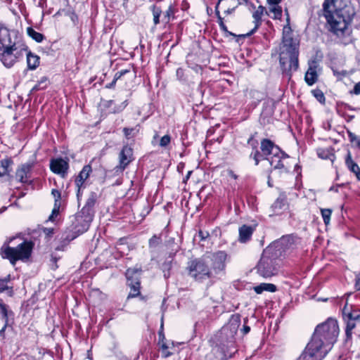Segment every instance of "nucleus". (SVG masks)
Here are the masks:
<instances>
[{
    "mask_svg": "<svg viewBox=\"0 0 360 360\" xmlns=\"http://www.w3.org/2000/svg\"><path fill=\"white\" fill-rule=\"evenodd\" d=\"M286 195L284 193H281L270 207L271 214H280L286 207Z\"/></svg>",
    "mask_w": 360,
    "mask_h": 360,
    "instance_id": "20",
    "label": "nucleus"
},
{
    "mask_svg": "<svg viewBox=\"0 0 360 360\" xmlns=\"http://www.w3.org/2000/svg\"><path fill=\"white\" fill-rule=\"evenodd\" d=\"M82 225V221H79L77 219V215L75 216V221L74 223V229L76 233L78 234L83 233L84 232L79 231V227Z\"/></svg>",
    "mask_w": 360,
    "mask_h": 360,
    "instance_id": "49",
    "label": "nucleus"
},
{
    "mask_svg": "<svg viewBox=\"0 0 360 360\" xmlns=\"http://www.w3.org/2000/svg\"><path fill=\"white\" fill-rule=\"evenodd\" d=\"M59 207L60 205H54L53 209L52 210L51 214L49 217V221H53L54 217L58 215L59 212Z\"/></svg>",
    "mask_w": 360,
    "mask_h": 360,
    "instance_id": "48",
    "label": "nucleus"
},
{
    "mask_svg": "<svg viewBox=\"0 0 360 360\" xmlns=\"http://www.w3.org/2000/svg\"><path fill=\"white\" fill-rule=\"evenodd\" d=\"M27 46L24 41H13L8 46L0 47V60L7 68L21 60L26 53Z\"/></svg>",
    "mask_w": 360,
    "mask_h": 360,
    "instance_id": "6",
    "label": "nucleus"
},
{
    "mask_svg": "<svg viewBox=\"0 0 360 360\" xmlns=\"http://www.w3.org/2000/svg\"><path fill=\"white\" fill-rule=\"evenodd\" d=\"M321 212L325 224H329L332 210L330 209H321Z\"/></svg>",
    "mask_w": 360,
    "mask_h": 360,
    "instance_id": "34",
    "label": "nucleus"
},
{
    "mask_svg": "<svg viewBox=\"0 0 360 360\" xmlns=\"http://www.w3.org/2000/svg\"><path fill=\"white\" fill-rule=\"evenodd\" d=\"M262 156L264 155L262 154V153H260L258 150H255L254 153L250 154V158L252 157V158L255 161V165H257L259 164V160Z\"/></svg>",
    "mask_w": 360,
    "mask_h": 360,
    "instance_id": "43",
    "label": "nucleus"
},
{
    "mask_svg": "<svg viewBox=\"0 0 360 360\" xmlns=\"http://www.w3.org/2000/svg\"><path fill=\"white\" fill-rule=\"evenodd\" d=\"M292 245V238L285 236L274 242L263 251L257 265V273L264 278L271 277L277 274L281 257Z\"/></svg>",
    "mask_w": 360,
    "mask_h": 360,
    "instance_id": "2",
    "label": "nucleus"
},
{
    "mask_svg": "<svg viewBox=\"0 0 360 360\" xmlns=\"http://www.w3.org/2000/svg\"><path fill=\"white\" fill-rule=\"evenodd\" d=\"M8 321H5L4 322V326H3V328L0 330V337H2L3 338H4V332H5V330L8 326Z\"/></svg>",
    "mask_w": 360,
    "mask_h": 360,
    "instance_id": "59",
    "label": "nucleus"
},
{
    "mask_svg": "<svg viewBox=\"0 0 360 360\" xmlns=\"http://www.w3.org/2000/svg\"><path fill=\"white\" fill-rule=\"evenodd\" d=\"M14 239L13 237L8 238L4 242L0 248V255L3 259H7L12 265H15L17 261L25 262L31 257L34 248V243L25 240L15 248L9 246V243Z\"/></svg>",
    "mask_w": 360,
    "mask_h": 360,
    "instance_id": "5",
    "label": "nucleus"
},
{
    "mask_svg": "<svg viewBox=\"0 0 360 360\" xmlns=\"http://www.w3.org/2000/svg\"><path fill=\"white\" fill-rule=\"evenodd\" d=\"M261 150L262 154L266 156H271L280 153V148L276 146L271 140L264 139L261 141Z\"/></svg>",
    "mask_w": 360,
    "mask_h": 360,
    "instance_id": "16",
    "label": "nucleus"
},
{
    "mask_svg": "<svg viewBox=\"0 0 360 360\" xmlns=\"http://www.w3.org/2000/svg\"><path fill=\"white\" fill-rule=\"evenodd\" d=\"M326 355V350L321 351L311 342L306 346L297 360H322Z\"/></svg>",
    "mask_w": 360,
    "mask_h": 360,
    "instance_id": "9",
    "label": "nucleus"
},
{
    "mask_svg": "<svg viewBox=\"0 0 360 360\" xmlns=\"http://www.w3.org/2000/svg\"><path fill=\"white\" fill-rule=\"evenodd\" d=\"M288 158V155L280 149V153H278L276 155H272L269 158H266V159L269 160L270 165L274 169L284 168L285 171L288 172V169L285 167V165L283 162V160Z\"/></svg>",
    "mask_w": 360,
    "mask_h": 360,
    "instance_id": "18",
    "label": "nucleus"
},
{
    "mask_svg": "<svg viewBox=\"0 0 360 360\" xmlns=\"http://www.w3.org/2000/svg\"><path fill=\"white\" fill-rule=\"evenodd\" d=\"M8 278L0 279V292H4L8 288L7 283Z\"/></svg>",
    "mask_w": 360,
    "mask_h": 360,
    "instance_id": "50",
    "label": "nucleus"
},
{
    "mask_svg": "<svg viewBox=\"0 0 360 360\" xmlns=\"http://www.w3.org/2000/svg\"><path fill=\"white\" fill-rule=\"evenodd\" d=\"M347 317L357 321H360V314L354 311H348Z\"/></svg>",
    "mask_w": 360,
    "mask_h": 360,
    "instance_id": "44",
    "label": "nucleus"
},
{
    "mask_svg": "<svg viewBox=\"0 0 360 360\" xmlns=\"http://www.w3.org/2000/svg\"><path fill=\"white\" fill-rule=\"evenodd\" d=\"M255 231V227L244 224L239 228L238 241L245 243L251 239L252 235Z\"/></svg>",
    "mask_w": 360,
    "mask_h": 360,
    "instance_id": "23",
    "label": "nucleus"
},
{
    "mask_svg": "<svg viewBox=\"0 0 360 360\" xmlns=\"http://www.w3.org/2000/svg\"><path fill=\"white\" fill-rule=\"evenodd\" d=\"M13 41H22L20 36L15 30H10L3 24H0V47L8 46Z\"/></svg>",
    "mask_w": 360,
    "mask_h": 360,
    "instance_id": "12",
    "label": "nucleus"
},
{
    "mask_svg": "<svg viewBox=\"0 0 360 360\" xmlns=\"http://www.w3.org/2000/svg\"><path fill=\"white\" fill-rule=\"evenodd\" d=\"M129 71L128 70H122L119 72H117L115 76V79H119L122 76L124 75L125 74H127V72H129Z\"/></svg>",
    "mask_w": 360,
    "mask_h": 360,
    "instance_id": "55",
    "label": "nucleus"
},
{
    "mask_svg": "<svg viewBox=\"0 0 360 360\" xmlns=\"http://www.w3.org/2000/svg\"><path fill=\"white\" fill-rule=\"evenodd\" d=\"M158 345L160 346L161 350L169 349L174 347V342H172L170 346L166 342H161V340H158Z\"/></svg>",
    "mask_w": 360,
    "mask_h": 360,
    "instance_id": "47",
    "label": "nucleus"
},
{
    "mask_svg": "<svg viewBox=\"0 0 360 360\" xmlns=\"http://www.w3.org/2000/svg\"><path fill=\"white\" fill-rule=\"evenodd\" d=\"M85 180H86V179H84L83 176H81L79 175H78L77 177L76 178L75 184H76V186L78 188V192H79L80 188L83 185Z\"/></svg>",
    "mask_w": 360,
    "mask_h": 360,
    "instance_id": "45",
    "label": "nucleus"
},
{
    "mask_svg": "<svg viewBox=\"0 0 360 360\" xmlns=\"http://www.w3.org/2000/svg\"><path fill=\"white\" fill-rule=\"evenodd\" d=\"M323 12L329 30L337 36L345 34L356 14L349 0H325Z\"/></svg>",
    "mask_w": 360,
    "mask_h": 360,
    "instance_id": "1",
    "label": "nucleus"
},
{
    "mask_svg": "<svg viewBox=\"0 0 360 360\" xmlns=\"http://www.w3.org/2000/svg\"><path fill=\"white\" fill-rule=\"evenodd\" d=\"M240 323V319L238 315H233L229 321V327L233 333H236Z\"/></svg>",
    "mask_w": 360,
    "mask_h": 360,
    "instance_id": "28",
    "label": "nucleus"
},
{
    "mask_svg": "<svg viewBox=\"0 0 360 360\" xmlns=\"http://www.w3.org/2000/svg\"><path fill=\"white\" fill-rule=\"evenodd\" d=\"M160 242V238L154 236L149 240V246L150 248H155L159 245Z\"/></svg>",
    "mask_w": 360,
    "mask_h": 360,
    "instance_id": "42",
    "label": "nucleus"
},
{
    "mask_svg": "<svg viewBox=\"0 0 360 360\" xmlns=\"http://www.w3.org/2000/svg\"><path fill=\"white\" fill-rule=\"evenodd\" d=\"M350 94H353L355 95L360 94V82L354 85V89L352 91H350Z\"/></svg>",
    "mask_w": 360,
    "mask_h": 360,
    "instance_id": "51",
    "label": "nucleus"
},
{
    "mask_svg": "<svg viewBox=\"0 0 360 360\" xmlns=\"http://www.w3.org/2000/svg\"><path fill=\"white\" fill-rule=\"evenodd\" d=\"M50 167L53 172L64 176L68 169V162L62 158L53 160Z\"/></svg>",
    "mask_w": 360,
    "mask_h": 360,
    "instance_id": "19",
    "label": "nucleus"
},
{
    "mask_svg": "<svg viewBox=\"0 0 360 360\" xmlns=\"http://www.w3.org/2000/svg\"><path fill=\"white\" fill-rule=\"evenodd\" d=\"M355 288L357 290H360V271L355 276Z\"/></svg>",
    "mask_w": 360,
    "mask_h": 360,
    "instance_id": "54",
    "label": "nucleus"
},
{
    "mask_svg": "<svg viewBox=\"0 0 360 360\" xmlns=\"http://www.w3.org/2000/svg\"><path fill=\"white\" fill-rule=\"evenodd\" d=\"M339 334L338 324L336 320L328 319L324 323L318 325L309 342L321 351L326 350V354L336 342Z\"/></svg>",
    "mask_w": 360,
    "mask_h": 360,
    "instance_id": "3",
    "label": "nucleus"
},
{
    "mask_svg": "<svg viewBox=\"0 0 360 360\" xmlns=\"http://www.w3.org/2000/svg\"><path fill=\"white\" fill-rule=\"evenodd\" d=\"M264 11L267 15H269V13H268L267 11H266V8L262 6H259L252 14V18H254L255 27L250 32L245 34H240L238 37L244 39L247 37H250L253 33H255L261 24L262 16L263 15Z\"/></svg>",
    "mask_w": 360,
    "mask_h": 360,
    "instance_id": "15",
    "label": "nucleus"
},
{
    "mask_svg": "<svg viewBox=\"0 0 360 360\" xmlns=\"http://www.w3.org/2000/svg\"><path fill=\"white\" fill-rule=\"evenodd\" d=\"M94 216V210L84 206L82 210L77 214V219L79 221H82V225L79 231L82 232L86 231L93 220Z\"/></svg>",
    "mask_w": 360,
    "mask_h": 360,
    "instance_id": "13",
    "label": "nucleus"
},
{
    "mask_svg": "<svg viewBox=\"0 0 360 360\" xmlns=\"http://www.w3.org/2000/svg\"><path fill=\"white\" fill-rule=\"evenodd\" d=\"M32 167V165L30 163H25L20 165L15 172V177L20 182H27L29 179V174Z\"/></svg>",
    "mask_w": 360,
    "mask_h": 360,
    "instance_id": "22",
    "label": "nucleus"
},
{
    "mask_svg": "<svg viewBox=\"0 0 360 360\" xmlns=\"http://www.w3.org/2000/svg\"><path fill=\"white\" fill-rule=\"evenodd\" d=\"M127 101H124V102H122L121 103L120 105H119L116 109H115L112 112L114 113L119 112L122 111V110H124V108L127 106Z\"/></svg>",
    "mask_w": 360,
    "mask_h": 360,
    "instance_id": "53",
    "label": "nucleus"
},
{
    "mask_svg": "<svg viewBox=\"0 0 360 360\" xmlns=\"http://www.w3.org/2000/svg\"><path fill=\"white\" fill-rule=\"evenodd\" d=\"M141 273V269L129 268L127 270L126 277L131 288L128 298L135 297L139 295Z\"/></svg>",
    "mask_w": 360,
    "mask_h": 360,
    "instance_id": "8",
    "label": "nucleus"
},
{
    "mask_svg": "<svg viewBox=\"0 0 360 360\" xmlns=\"http://www.w3.org/2000/svg\"><path fill=\"white\" fill-rule=\"evenodd\" d=\"M134 131L133 128H124L123 131L126 137L129 138Z\"/></svg>",
    "mask_w": 360,
    "mask_h": 360,
    "instance_id": "56",
    "label": "nucleus"
},
{
    "mask_svg": "<svg viewBox=\"0 0 360 360\" xmlns=\"http://www.w3.org/2000/svg\"><path fill=\"white\" fill-rule=\"evenodd\" d=\"M345 162L349 169L354 174H356L360 170L359 165L352 160V155L349 152L347 154Z\"/></svg>",
    "mask_w": 360,
    "mask_h": 360,
    "instance_id": "27",
    "label": "nucleus"
},
{
    "mask_svg": "<svg viewBox=\"0 0 360 360\" xmlns=\"http://www.w3.org/2000/svg\"><path fill=\"white\" fill-rule=\"evenodd\" d=\"M281 0H267V2L271 5H278Z\"/></svg>",
    "mask_w": 360,
    "mask_h": 360,
    "instance_id": "63",
    "label": "nucleus"
},
{
    "mask_svg": "<svg viewBox=\"0 0 360 360\" xmlns=\"http://www.w3.org/2000/svg\"><path fill=\"white\" fill-rule=\"evenodd\" d=\"M27 33L32 39L37 42H41L44 38V35L39 32H36L32 27L27 28Z\"/></svg>",
    "mask_w": 360,
    "mask_h": 360,
    "instance_id": "29",
    "label": "nucleus"
},
{
    "mask_svg": "<svg viewBox=\"0 0 360 360\" xmlns=\"http://www.w3.org/2000/svg\"><path fill=\"white\" fill-rule=\"evenodd\" d=\"M228 174L229 176L234 179H236L238 178V176L232 170H229Z\"/></svg>",
    "mask_w": 360,
    "mask_h": 360,
    "instance_id": "64",
    "label": "nucleus"
},
{
    "mask_svg": "<svg viewBox=\"0 0 360 360\" xmlns=\"http://www.w3.org/2000/svg\"><path fill=\"white\" fill-rule=\"evenodd\" d=\"M117 80V79H115V77H114L113 80L112 81V82H110V83H109V84H106L105 87H106L107 89H111V88H112V87L115 85V83H116Z\"/></svg>",
    "mask_w": 360,
    "mask_h": 360,
    "instance_id": "61",
    "label": "nucleus"
},
{
    "mask_svg": "<svg viewBox=\"0 0 360 360\" xmlns=\"http://www.w3.org/2000/svg\"><path fill=\"white\" fill-rule=\"evenodd\" d=\"M210 234L207 231H200L198 232V237L201 240H204L209 237Z\"/></svg>",
    "mask_w": 360,
    "mask_h": 360,
    "instance_id": "52",
    "label": "nucleus"
},
{
    "mask_svg": "<svg viewBox=\"0 0 360 360\" xmlns=\"http://www.w3.org/2000/svg\"><path fill=\"white\" fill-rule=\"evenodd\" d=\"M215 14L217 15V22L219 23L220 29L224 32L225 36L226 37H228V36L236 37V35L235 34H233V32L228 30L227 27L226 26V25L224 22V18L220 15L218 5H217L215 6Z\"/></svg>",
    "mask_w": 360,
    "mask_h": 360,
    "instance_id": "25",
    "label": "nucleus"
},
{
    "mask_svg": "<svg viewBox=\"0 0 360 360\" xmlns=\"http://www.w3.org/2000/svg\"><path fill=\"white\" fill-rule=\"evenodd\" d=\"M171 141V137L169 135L163 136L160 141V146L162 148L167 147Z\"/></svg>",
    "mask_w": 360,
    "mask_h": 360,
    "instance_id": "39",
    "label": "nucleus"
},
{
    "mask_svg": "<svg viewBox=\"0 0 360 360\" xmlns=\"http://www.w3.org/2000/svg\"><path fill=\"white\" fill-rule=\"evenodd\" d=\"M161 14V10L159 8L153 7V21L155 25H158L160 22V15Z\"/></svg>",
    "mask_w": 360,
    "mask_h": 360,
    "instance_id": "37",
    "label": "nucleus"
},
{
    "mask_svg": "<svg viewBox=\"0 0 360 360\" xmlns=\"http://www.w3.org/2000/svg\"><path fill=\"white\" fill-rule=\"evenodd\" d=\"M254 290L257 294H261L264 291L274 292L276 290V286L271 283H262L254 287Z\"/></svg>",
    "mask_w": 360,
    "mask_h": 360,
    "instance_id": "26",
    "label": "nucleus"
},
{
    "mask_svg": "<svg viewBox=\"0 0 360 360\" xmlns=\"http://www.w3.org/2000/svg\"><path fill=\"white\" fill-rule=\"evenodd\" d=\"M248 143L249 144H251L253 148H256L257 147V143L256 141H254V139L252 137H250L248 141Z\"/></svg>",
    "mask_w": 360,
    "mask_h": 360,
    "instance_id": "62",
    "label": "nucleus"
},
{
    "mask_svg": "<svg viewBox=\"0 0 360 360\" xmlns=\"http://www.w3.org/2000/svg\"><path fill=\"white\" fill-rule=\"evenodd\" d=\"M1 312L2 314V317L3 319H4V321H8V316L10 314H12V312L11 311H8V306L6 304V305H1Z\"/></svg>",
    "mask_w": 360,
    "mask_h": 360,
    "instance_id": "36",
    "label": "nucleus"
},
{
    "mask_svg": "<svg viewBox=\"0 0 360 360\" xmlns=\"http://www.w3.org/2000/svg\"><path fill=\"white\" fill-rule=\"evenodd\" d=\"M326 355V350L321 351L311 342L306 346L297 360H322Z\"/></svg>",
    "mask_w": 360,
    "mask_h": 360,
    "instance_id": "10",
    "label": "nucleus"
},
{
    "mask_svg": "<svg viewBox=\"0 0 360 360\" xmlns=\"http://www.w3.org/2000/svg\"><path fill=\"white\" fill-rule=\"evenodd\" d=\"M345 321L347 324L345 330L346 335L347 338H350L352 336V331L356 327V322L358 321L352 319H349V317H347V319Z\"/></svg>",
    "mask_w": 360,
    "mask_h": 360,
    "instance_id": "30",
    "label": "nucleus"
},
{
    "mask_svg": "<svg viewBox=\"0 0 360 360\" xmlns=\"http://www.w3.org/2000/svg\"><path fill=\"white\" fill-rule=\"evenodd\" d=\"M172 354V352H169L168 349L161 350V355L163 358H167Z\"/></svg>",
    "mask_w": 360,
    "mask_h": 360,
    "instance_id": "57",
    "label": "nucleus"
},
{
    "mask_svg": "<svg viewBox=\"0 0 360 360\" xmlns=\"http://www.w3.org/2000/svg\"><path fill=\"white\" fill-rule=\"evenodd\" d=\"M314 96L321 103L325 102V96L323 92L319 89L312 91Z\"/></svg>",
    "mask_w": 360,
    "mask_h": 360,
    "instance_id": "35",
    "label": "nucleus"
},
{
    "mask_svg": "<svg viewBox=\"0 0 360 360\" xmlns=\"http://www.w3.org/2000/svg\"><path fill=\"white\" fill-rule=\"evenodd\" d=\"M25 56H27V67L30 70H35L39 64V57L37 55L33 54L31 51L26 49V53Z\"/></svg>",
    "mask_w": 360,
    "mask_h": 360,
    "instance_id": "24",
    "label": "nucleus"
},
{
    "mask_svg": "<svg viewBox=\"0 0 360 360\" xmlns=\"http://www.w3.org/2000/svg\"><path fill=\"white\" fill-rule=\"evenodd\" d=\"M268 13L269 14L273 13V16H271V18L274 19H280L282 16V9L278 5L271 6Z\"/></svg>",
    "mask_w": 360,
    "mask_h": 360,
    "instance_id": "31",
    "label": "nucleus"
},
{
    "mask_svg": "<svg viewBox=\"0 0 360 360\" xmlns=\"http://www.w3.org/2000/svg\"><path fill=\"white\" fill-rule=\"evenodd\" d=\"M174 14V10L172 6H169L168 9L164 13V20L167 22L169 20L170 16Z\"/></svg>",
    "mask_w": 360,
    "mask_h": 360,
    "instance_id": "46",
    "label": "nucleus"
},
{
    "mask_svg": "<svg viewBox=\"0 0 360 360\" xmlns=\"http://www.w3.org/2000/svg\"><path fill=\"white\" fill-rule=\"evenodd\" d=\"M348 311H351L347 309V306H345V307L342 309V316H343V319L345 320H346L347 319Z\"/></svg>",
    "mask_w": 360,
    "mask_h": 360,
    "instance_id": "60",
    "label": "nucleus"
},
{
    "mask_svg": "<svg viewBox=\"0 0 360 360\" xmlns=\"http://www.w3.org/2000/svg\"><path fill=\"white\" fill-rule=\"evenodd\" d=\"M247 0H218V7L221 4L222 7L224 8V14L229 15L232 13L235 9L241 4H247Z\"/></svg>",
    "mask_w": 360,
    "mask_h": 360,
    "instance_id": "17",
    "label": "nucleus"
},
{
    "mask_svg": "<svg viewBox=\"0 0 360 360\" xmlns=\"http://www.w3.org/2000/svg\"><path fill=\"white\" fill-rule=\"evenodd\" d=\"M280 65L284 73L290 76L298 68V49L295 40L288 34H284L280 48Z\"/></svg>",
    "mask_w": 360,
    "mask_h": 360,
    "instance_id": "4",
    "label": "nucleus"
},
{
    "mask_svg": "<svg viewBox=\"0 0 360 360\" xmlns=\"http://www.w3.org/2000/svg\"><path fill=\"white\" fill-rule=\"evenodd\" d=\"M209 262L210 259L205 255L190 261L186 267L188 276L198 282L210 278L212 276V270L209 266Z\"/></svg>",
    "mask_w": 360,
    "mask_h": 360,
    "instance_id": "7",
    "label": "nucleus"
},
{
    "mask_svg": "<svg viewBox=\"0 0 360 360\" xmlns=\"http://www.w3.org/2000/svg\"><path fill=\"white\" fill-rule=\"evenodd\" d=\"M51 194L53 195L54 199H55V203L56 205H60V193L59 191L56 189H53L51 191Z\"/></svg>",
    "mask_w": 360,
    "mask_h": 360,
    "instance_id": "41",
    "label": "nucleus"
},
{
    "mask_svg": "<svg viewBox=\"0 0 360 360\" xmlns=\"http://www.w3.org/2000/svg\"><path fill=\"white\" fill-rule=\"evenodd\" d=\"M318 155L322 159H331V157H334V154L330 153L328 150L325 151L323 150H319Z\"/></svg>",
    "mask_w": 360,
    "mask_h": 360,
    "instance_id": "40",
    "label": "nucleus"
},
{
    "mask_svg": "<svg viewBox=\"0 0 360 360\" xmlns=\"http://www.w3.org/2000/svg\"><path fill=\"white\" fill-rule=\"evenodd\" d=\"M348 136L350 141L353 142L354 141H357L359 137H357L354 133L349 131Z\"/></svg>",
    "mask_w": 360,
    "mask_h": 360,
    "instance_id": "58",
    "label": "nucleus"
},
{
    "mask_svg": "<svg viewBox=\"0 0 360 360\" xmlns=\"http://www.w3.org/2000/svg\"><path fill=\"white\" fill-rule=\"evenodd\" d=\"M96 200L97 194L94 192H91L89 195L84 206L94 210V205L96 204Z\"/></svg>",
    "mask_w": 360,
    "mask_h": 360,
    "instance_id": "32",
    "label": "nucleus"
},
{
    "mask_svg": "<svg viewBox=\"0 0 360 360\" xmlns=\"http://www.w3.org/2000/svg\"><path fill=\"white\" fill-rule=\"evenodd\" d=\"M133 150L128 146H124L119 155V165L116 167L118 169L123 171L132 161Z\"/></svg>",
    "mask_w": 360,
    "mask_h": 360,
    "instance_id": "14",
    "label": "nucleus"
},
{
    "mask_svg": "<svg viewBox=\"0 0 360 360\" xmlns=\"http://www.w3.org/2000/svg\"><path fill=\"white\" fill-rule=\"evenodd\" d=\"M205 257L210 259L209 266L212 265V269L218 273L224 269L225 262L227 255L224 251H217L216 252L210 253L205 255Z\"/></svg>",
    "mask_w": 360,
    "mask_h": 360,
    "instance_id": "11",
    "label": "nucleus"
},
{
    "mask_svg": "<svg viewBox=\"0 0 360 360\" xmlns=\"http://www.w3.org/2000/svg\"><path fill=\"white\" fill-rule=\"evenodd\" d=\"M13 164V161L9 158L3 159L0 161V167L3 169V172L8 174L10 171L9 167Z\"/></svg>",
    "mask_w": 360,
    "mask_h": 360,
    "instance_id": "33",
    "label": "nucleus"
},
{
    "mask_svg": "<svg viewBox=\"0 0 360 360\" xmlns=\"http://www.w3.org/2000/svg\"><path fill=\"white\" fill-rule=\"evenodd\" d=\"M91 172V167L90 165H85L82 170L79 172V175L83 176L84 179H87Z\"/></svg>",
    "mask_w": 360,
    "mask_h": 360,
    "instance_id": "38",
    "label": "nucleus"
},
{
    "mask_svg": "<svg viewBox=\"0 0 360 360\" xmlns=\"http://www.w3.org/2000/svg\"><path fill=\"white\" fill-rule=\"evenodd\" d=\"M317 67L318 64L316 61H312L309 63V68L304 77L305 82L309 86L313 85L317 80Z\"/></svg>",
    "mask_w": 360,
    "mask_h": 360,
    "instance_id": "21",
    "label": "nucleus"
}]
</instances>
